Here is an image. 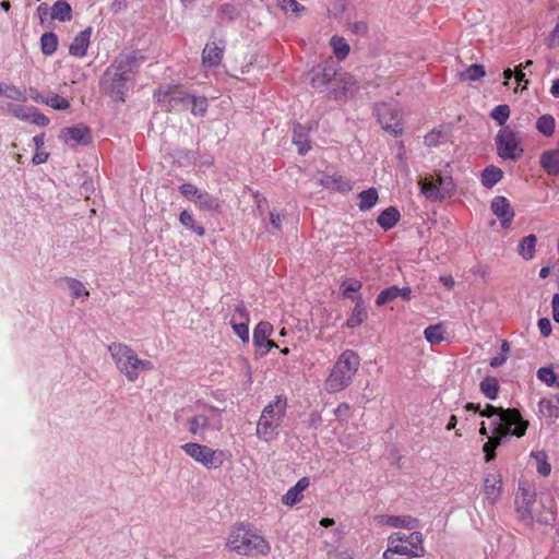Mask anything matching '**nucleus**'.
Here are the masks:
<instances>
[{
  "mask_svg": "<svg viewBox=\"0 0 559 559\" xmlns=\"http://www.w3.org/2000/svg\"><path fill=\"white\" fill-rule=\"evenodd\" d=\"M539 412L549 418L559 417V406L554 399H542L538 403Z\"/></svg>",
  "mask_w": 559,
  "mask_h": 559,
  "instance_id": "43",
  "label": "nucleus"
},
{
  "mask_svg": "<svg viewBox=\"0 0 559 559\" xmlns=\"http://www.w3.org/2000/svg\"><path fill=\"white\" fill-rule=\"evenodd\" d=\"M400 288L396 285L390 286L379 293L376 299L377 306H383L399 297Z\"/></svg>",
  "mask_w": 559,
  "mask_h": 559,
  "instance_id": "48",
  "label": "nucleus"
},
{
  "mask_svg": "<svg viewBox=\"0 0 559 559\" xmlns=\"http://www.w3.org/2000/svg\"><path fill=\"white\" fill-rule=\"evenodd\" d=\"M174 156L177 158L181 166L195 164L198 160V154L194 151L187 148H178L175 151Z\"/></svg>",
  "mask_w": 559,
  "mask_h": 559,
  "instance_id": "47",
  "label": "nucleus"
},
{
  "mask_svg": "<svg viewBox=\"0 0 559 559\" xmlns=\"http://www.w3.org/2000/svg\"><path fill=\"white\" fill-rule=\"evenodd\" d=\"M221 46L215 41L206 43L202 51V63L204 67L214 68L221 64L224 53V41L221 40Z\"/></svg>",
  "mask_w": 559,
  "mask_h": 559,
  "instance_id": "18",
  "label": "nucleus"
},
{
  "mask_svg": "<svg viewBox=\"0 0 559 559\" xmlns=\"http://www.w3.org/2000/svg\"><path fill=\"white\" fill-rule=\"evenodd\" d=\"M108 349L119 371L131 382L139 378L140 370L153 369L150 360L140 359L134 350L124 344L112 343Z\"/></svg>",
  "mask_w": 559,
  "mask_h": 559,
  "instance_id": "3",
  "label": "nucleus"
},
{
  "mask_svg": "<svg viewBox=\"0 0 559 559\" xmlns=\"http://www.w3.org/2000/svg\"><path fill=\"white\" fill-rule=\"evenodd\" d=\"M486 75V70L483 64H472L466 70L460 73L463 81H477Z\"/></svg>",
  "mask_w": 559,
  "mask_h": 559,
  "instance_id": "46",
  "label": "nucleus"
},
{
  "mask_svg": "<svg viewBox=\"0 0 559 559\" xmlns=\"http://www.w3.org/2000/svg\"><path fill=\"white\" fill-rule=\"evenodd\" d=\"M131 82V79L107 68L100 79L102 92L112 102L124 103Z\"/></svg>",
  "mask_w": 559,
  "mask_h": 559,
  "instance_id": "5",
  "label": "nucleus"
},
{
  "mask_svg": "<svg viewBox=\"0 0 559 559\" xmlns=\"http://www.w3.org/2000/svg\"><path fill=\"white\" fill-rule=\"evenodd\" d=\"M341 72L338 63L330 58L311 69L310 85L317 92L324 94Z\"/></svg>",
  "mask_w": 559,
  "mask_h": 559,
  "instance_id": "6",
  "label": "nucleus"
},
{
  "mask_svg": "<svg viewBox=\"0 0 559 559\" xmlns=\"http://www.w3.org/2000/svg\"><path fill=\"white\" fill-rule=\"evenodd\" d=\"M357 91L358 84L356 79L352 74L342 71L324 94L330 99L346 102L354 97Z\"/></svg>",
  "mask_w": 559,
  "mask_h": 559,
  "instance_id": "11",
  "label": "nucleus"
},
{
  "mask_svg": "<svg viewBox=\"0 0 559 559\" xmlns=\"http://www.w3.org/2000/svg\"><path fill=\"white\" fill-rule=\"evenodd\" d=\"M58 48V36L53 32L44 33L40 37V49L45 56L52 55Z\"/></svg>",
  "mask_w": 559,
  "mask_h": 559,
  "instance_id": "39",
  "label": "nucleus"
},
{
  "mask_svg": "<svg viewBox=\"0 0 559 559\" xmlns=\"http://www.w3.org/2000/svg\"><path fill=\"white\" fill-rule=\"evenodd\" d=\"M400 536H403V543L407 544L408 550H407V557L409 558H417L421 557L425 554L424 548V537L423 534L418 531H414L409 534L401 533Z\"/></svg>",
  "mask_w": 559,
  "mask_h": 559,
  "instance_id": "19",
  "label": "nucleus"
},
{
  "mask_svg": "<svg viewBox=\"0 0 559 559\" xmlns=\"http://www.w3.org/2000/svg\"><path fill=\"white\" fill-rule=\"evenodd\" d=\"M330 45L338 60H344L348 56L350 47L343 37L333 36L330 39Z\"/></svg>",
  "mask_w": 559,
  "mask_h": 559,
  "instance_id": "41",
  "label": "nucleus"
},
{
  "mask_svg": "<svg viewBox=\"0 0 559 559\" xmlns=\"http://www.w3.org/2000/svg\"><path fill=\"white\" fill-rule=\"evenodd\" d=\"M534 456L538 462L537 472L543 476H548L550 474L551 467L550 464L546 461L545 452H538Z\"/></svg>",
  "mask_w": 559,
  "mask_h": 559,
  "instance_id": "62",
  "label": "nucleus"
},
{
  "mask_svg": "<svg viewBox=\"0 0 559 559\" xmlns=\"http://www.w3.org/2000/svg\"><path fill=\"white\" fill-rule=\"evenodd\" d=\"M228 546L242 556L267 555L271 550L269 542L243 524L236 525L229 534Z\"/></svg>",
  "mask_w": 559,
  "mask_h": 559,
  "instance_id": "2",
  "label": "nucleus"
},
{
  "mask_svg": "<svg viewBox=\"0 0 559 559\" xmlns=\"http://www.w3.org/2000/svg\"><path fill=\"white\" fill-rule=\"evenodd\" d=\"M418 186L420 192L430 201L442 200L440 188L437 187V182L433 177L420 178Z\"/></svg>",
  "mask_w": 559,
  "mask_h": 559,
  "instance_id": "28",
  "label": "nucleus"
},
{
  "mask_svg": "<svg viewBox=\"0 0 559 559\" xmlns=\"http://www.w3.org/2000/svg\"><path fill=\"white\" fill-rule=\"evenodd\" d=\"M503 170L495 165H489L480 174L481 185L487 188H493L502 178Z\"/></svg>",
  "mask_w": 559,
  "mask_h": 559,
  "instance_id": "26",
  "label": "nucleus"
},
{
  "mask_svg": "<svg viewBox=\"0 0 559 559\" xmlns=\"http://www.w3.org/2000/svg\"><path fill=\"white\" fill-rule=\"evenodd\" d=\"M490 209L493 215H496L500 221V224L503 228H508L511 225L515 213L506 197H495L491 201Z\"/></svg>",
  "mask_w": 559,
  "mask_h": 559,
  "instance_id": "17",
  "label": "nucleus"
},
{
  "mask_svg": "<svg viewBox=\"0 0 559 559\" xmlns=\"http://www.w3.org/2000/svg\"><path fill=\"white\" fill-rule=\"evenodd\" d=\"M401 214L395 206H389L377 217V223L384 230L392 229L400 221Z\"/></svg>",
  "mask_w": 559,
  "mask_h": 559,
  "instance_id": "25",
  "label": "nucleus"
},
{
  "mask_svg": "<svg viewBox=\"0 0 559 559\" xmlns=\"http://www.w3.org/2000/svg\"><path fill=\"white\" fill-rule=\"evenodd\" d=\"M33 110V106H21V105H15L13 108H12V112L13 115L21 119V120H24V121H28L31 119V112Z\"/></svg>",
  "mask_w": 559,
  "mask_h": 559,
  "instance_id": "63",
  "label": "nucleus"
},
{
  "mask_svg": "<svg viewBox=\"0 0 559 559\" xmlns=\"http://www.w3.org/2000/svg\"><path fill=\"white\" fill-rule=\"evenodd\" d=\"M510 107L506 104L496 106L490 117L499 124L503 126L510 117Z\"/></svg>",
  "mask_w": 559,
  "mask_h": 559,
  "instance_id": "51",
  "label": "nucleus"
},
{
  "mask_svg": "<svg viewBox=\"0 0 559 559\" xmlns=\"http://www.w3.org/2000/svg\"><path fill=\"white\" fill-rule=\"evenodd\" d=\"M362 286V283L355 278H348L342 283L343 297L349 298L355 301V297L350 293H357Z\"/></svg>",
  "mask_w": 559,
  "mask_h": 559,
  "instance_id": "52",
  "label": "nucleus"
},
{
  "mask_svg": "<svg viewBox=\"0 0 559 559\" xmlns=\"http://www.w3.org/2000/svg\"><path fill=\"white\" fill-rule=\"evenodd\" d=\"M28 122L36 126L46 127L49 124V118L46 117L43 112H40L37 107L33 106L31 119L28 120Z\"/></svg>",
  "mask_w": 559,
  "mask_h": 559,
  "instance_id": "61",
  "label": "nucleus"
},
{
  "mask_svg": "<svg viewBox=\"0 0 559 559\" xmlns=\"http://www.w3.org/2000/svg\"><path fill=\"white\" fill-rule=\"evenodd\" d=\"M358 198L360 199V202L358 204L359 210L368 211L377 204L379 194L376 188H369L367 190L361 191L358 194Z\"/></svg>",
  "mask_w": 559,
  "mask_h": 559,
  "instance_id": "36",
  "label": "nucleus"
},
{
  "mask_svg": "<svg viewBox=\"0 0 559 559\" xmlns=\"http://www.w3.org/2000/svg\"><path fill=\"white\" fill-rule=\"evenodd\" d=\"M0 95H3L8 98L14 99V100H25V97L20 88H17L14 85H4L2 86L0 84Z\"/></svg>",
  "mask_w": 559,
  "mask_h": 559,
  "instance_id": "56",
  "label": "nucleus"
},
{
  "mask_svg": "<svg viewBox=\"0 0 559 559\" xmlns=\"http://www.w3.org/2000/svg\"><path fill=\"white\" fill-rule=\"evenodd\" d=\"M309 478L302 477L300 478L295 486H293L282 497V502L285 506L293 507L301 501L302 492L309 487Z\"/></svg>",
  "mask_w": 559,
  "mask_h": 559,
  "instance_id": "22",
  "label": "nucleus"
},
{
  "mask_svg": "<svg viewBox=\"0 0 559 559\" xmlns=\"http://www.w3.org/2000/svg\"><path fill=\"white\" fill-rule=\"evenodd\" d=\"M209 426V418L204 415H195L188 419V429L192 435H197L200 431L206 429Z\"/></svg>",
  "mask_w": 559,
  "mask_h": 559,
  "instance_id": "50",
  "label": "nucleus"
},
{
  "mask_svg": "<svg viewBox=\"0 0 559 559\" xmlns=\"http://www.w3.org/2000/svg\"><path fill=\"white\" fill-rule=\"evenodd\" d=\"M179 222L187 229L191 230L192 233L197 234L198 236L203 237L205 235V228L195 223L193 215L189 211L183 210L180 213Z\"/></svg>",
  "mask_w": 559,
  "mask_h": 559,
  "instance_id": "37",
  "label": "nucleus"
},
{
  "mask_svg": "<svg viewBox=\"0 0 559 559\" xmlns=\"http://www.w3.org/2000/svg\"><path fill=\"white\" fill-rule=\"evenodd\" d=\"M59 138L71 147L86 146L92 142V131L86 124L79 123L63 128Z\"/></svg>",
  "mask_w": 559,
  "mask_h": 559,
  "instance_id": "16",
  "label": "nucleus"
},
{
  "mask_svg": "<svg viewBox=\"0 0 559 559\" xmlns=\"http://www.w3.org/2000/svg\"><path fill=\"white\" fill-rule=\"evenodd\" d=\"M92 28L87 27L80 32L69 46V53L73 57L82 58L86 55Z\"/></svg>",
  "mask_w": 559,
  "mask_h": 559,
  "instance_id": "21",
  "label": "nucleus"
},
{
  "mask_svg": "<svg viewBox=\"0 0 559 559\" xmlns=\"http://www.w3.org/2000/svg\"><path fill=\"white\" fill-rule=\"evenodd\" d=\"M537 378L548 386H554L557 382V374L551 366L540 367L537 370Z\"/></svg>",
  "mask_w": 559,
  "mask_h": 559,
  "instance_id": "53",
  "label": "nucleus"
},
{
  "mask_svg": "<svg viewBox=\"0 0 559 559\" xmlns=\"http://www.w3.org/2000/svg\"><path fill=\"white\" fill-rule=\"evenodd\" d=\"M277 1H278L280 8L283 11H285L286 13L287 12L299 13V12H302L306 10V8L304 5H301L299 2H297L296 0H277Z\"/></svg>",
  "mask_w": 559,
  "mask_h": 559,
  "instance_id": "57",
  "label": "nucleus"
},
{
  "mask_svg": "<svg viewBox=\"0 0 559 559\" xmlns=\"http://www.w3.org/2000/svg\"><path fill=\"white\" fill-rule=\"evenodd\" d=\"M189 106H191V112L194 116H204L207 109V99L204 96L191 95Z\"/></svg>",
  "mask_w": 559,
  "mask_h": 559,
  "instance_id": "49",
  "label": "nucleus"
},
{
  "mask_svg": "<svg viewBox=\"0 0 559 559\" xmlns=\"http://www.w3.org/2000/svg\"><path fill=\"white\" fill-rule=\"evenodd\" d=\"M368 318L367 307L361 295H356L355 307L353 308L347 321L346 326L355 329L362 324Z\"/></svg>",
  "mask_w": 559,
  "mask_h": 559,
  "instance_id": "20",
  "label": "nucleus"
},
{
  "mask_svg": "<svg viewBox=\"0 0 559 559\" xmlns=\"http://www.w3.org/2000/svg\"><path fill=\"white\" fill-rule=\"evenodd\" d=\"M528 421L525 419H521L514 425L501 424L492 426V436L489 437V441H491L493 447L498 448L508 437H523L526 433Z\"/></svg>",
  "mask_w": 559,
  "mask_h": 559,
  "instance_id": "15",
  "label": "nucleus"
},
{
  "mask_svg": "<svg viewBox=\"0 0 559 559\" xmlns=\"http://www.w3.org/2000/svg\"><path fill=\"white\" fill-rule=\"evenodd\" d=\"M499 382L493 376L485 377L479 383L480 392L489 400H496L499 393Z\"/></svg>",
  "mask_w": 559,
  "mask_h": 559,
  "instance_id": "34",
  "label": "nucleus"
},
{
  "mask_svg": "<svg viewBox=\"0 0 559 559\" xmlns=\"http://www.w3.org/2000/svg\"><path fill=\"white\" fill-rule=\"evenodd\" d=\"M293 143L300 155H306L311 150L308 129L300 123L294 127Z\"/></svg>",
  "mask_w": 559,
  "mask_h": 559,
  "instance_id": "24",
  "label": "nucleus"
},
{
  "mask_svg": "<svg viewBox=\"0 0 559 559\" xmlns=\"http://www.w3.org/2000/svg\"><path fill=\"white\" fill-rule=\"evenodd\" d=\"M179 191L182 195H185L188 200L192 201L195 203L197 201V195H199L201 193L202 190L198 189L192 183H182L180 187H179Z\"/></svg>",
  "mask_w": 559,
  "mask_h": 559,
  "instance_id": "58",
  "label": "nucleus"
},
{
  "mask_svg": "<svg viewBox=\"0 0 559 559\" xmlns=\"http://www.w3.org/2000/svg\"><path fill=\"white\" fill-rule=\"evenodd\" d=\"M534 503L535 493L527 488L520 487L515 497L516 513L519 520L530 527L534 524Z\"/></svg>",
  "mask_w": 559,
  "mask_h": 559,
  "instance_id": "14",
  "label": "nucleus"
},
{
  "mask_svg": "<svg viewBox=\"0 0 559 559\" xmlns=\"http://www.w3.org/2000/svg\"><path fill=\"white\" fill-rule=\"evenodd\" d=\"M69 288L72 292L73 298H80L83 294L88 295L85 290L83 283L76 278H68Z\"/></svg>",
  "mask_w": 559,
  "mask_h": 559,
  "instance_id": "60",
  "label": "nucleus"
},
{
  "mask_svg": "<svg viewBox=\"0 0 559 559\" xmlns=\"http://www.w3.org/2000/svg\"><path fill=\"white\" fill-rule=\"evenodd\" d=\"M41 103L57 110H66L70 107L69 100L58 94L53 95L50 98L41 99Z\"/></svg>",
  "mask_w": 559,
  "mask_h": 559,
  "instance_id": "55",
  "label": "nucleus"
},
{
  "mask_svg": "<svg viewBox=\"0 0 559 559\" xmlns=\"http://www.w3.org/2000/svg\"><path fill=\"white\" fill-rule=\"evenodd\" d=\"M435 180L437 182V187L440 188L442 199L450 198L454 194L455 183L451 176H442L441 174H438Z\"/></svg>",
  "mask_w": 559,
  "mask_h": 559,
  "instance_id": "38",
  "label": "nucleus"
},
{
  "mask_svg": "<svg viewBox=\"0 0 559 559\" xmlns=\"http://www.w3.org/2000/svg\"><path fill=\"white\" fill-rule=\"evenodd\" d=\"M542 507L543 510L534 515V520L543 525H549L555 521V512L552 507H546L544 503H542Z\"/></svg>",
  "mask_w": 559,
  "mask_h": 559,
  "instance_id": "54",
  "label": "nucleus"
},
{
  "mask_svg": "<svg viewBox=\"0 0 559 559\" xmlns=\"http://www.w3.org/2000/svg\"><path fill=\"white\" fill-rule=\"evenodd\" d=\"M181 448L187 455L209 469L221 467L225 461L223 451L213 450L204 444L188 442Z\"/></svg>",
  "mask_w": 559,
  "mask_h": 559,
  "instance_id": "7",
  "label": "nucleus"
},
{
  "mask_svg": "<svg viewBox=\"0 0 559 559\" xmlns=\"http://www.w3.org/2000/svg\"><path fill=\"white\" fill-rule=\"evenodd\" d=\"M360 364L357 353L352 349L343 352L333 366L324 386L329 393H337L347 388L356 374Z\"/></svg>",
  "mask_w": 559,
  "mask_h": 559,
  "instance_id": "1",
  "label": "nucleus"
},
{
  "mask_svg": "<svg viewBox=\"0 0 559 559\" xmlns=\"http://www.w3.org/2000/svg\"><path fill=\"white\" fill-rule=\"evenodd\" d=\"M195 204L204 211H214L217 213L222 212V206L218 199L214 198L212 194L204 190H202L201 193L197 195Z\"/></svg>",
  "mask_w": 559,
  "mask_h": 559,
  "instance_id": "32",
  "label": "nucleus"
},
{
  "mask_svg": "<svg viewBox=\"0 0 559 559\" xmlns=\"http://www.w3.org/2000/svg\"><path fill=\"white\" fill-rule=\"evenodd\" d=\"M374 114L381 127L394 136L403 134L402 114L388 103L374 104Z\"/></svg>",
  "mask_w": 559,
  "mask_h": 559,
  "instance_id": "8",
  "label": "nucleus"
},
{
  "mask_svg": "<svg viewBox=\"0 0 559 559\" xmlns=\"http://www.w3.org/2000/svg\"><path fill=\"white\" fill-rule=\"evenodd\" d=\"M286 397L277 395L263 408L257 425V436L260 439L269 442L277 436V429L286 414Z\"/></svg>",
  "mask_w": 559,
  "mask_h": 559,
  "instance_id": "4",
  "label": "nucleus"
},
{
  "mask_svg": "<svg viewBox=\"0 0 559 559\" xmlns=\"http://www.w3.org/2000/svg\"><path fill=\"white\" fill-rule=\"evenodd\" d=\"M231 325L235 334L242 341L248 342L249 341V325L247 322H235L234 319L231 320Z\"/></svg>",
  "mask_w": 559,
  "mask_h": 559,
  "instance_id": "59",
  "label": "nucleus"
},
{
  "mask_svg": "<svg viewBox=\"0 0 559 559\" xmlns=\"http://www.w3.org/2000/svg\"><path fill=\"white\" fill-rule=\"evenodd\" d=\"M540 167L549 176L559 175V148L547 150L539 157Z\"/></svg>",
  "mask_w": 559,
  "mask_h": 559,
  "instance_id": "23",
  "label": "nucleus"
},
{
  "mask_svg": "<svg viewBox=\"0 0 559 559\" xmlns=\"http://www.w3.org/2000/svg\"><path fill=\"white\" fill-rule=\"evenodd\" d=\"M384 522L389 526L407 530H414L419 525V520L411 515H386Z\"/></svg>",
  "mask_w": 559,
  "mask_h": 559,
  "instance_id": "29",
  "label": "nucleus"
},
{
  "mask_svg": "<svg viewBox=\"0 0 559 559\" xmlns=\"http://www.w3.org/2000/svg\"><path fill=\"white\" fill-rule=\"evenodd\" d=\"M143 60L144 56L138 50L128 53L122 52L116 57L112 64L108 68L132 80Z\"/></svg>",
  "mask_w": 559,
  "mask_h": 559,
  "instance_id": "12",
  "label": "nucleus"
},
{
  "mask_svg": "<svg viewBox=\"0 0 559 559\" xmlns=\"http://www.w3.org/2000/svg\"><path fill=\"white\" fill-rule=\"evenodd\" d=\"M537 237L534 234H530L523 237L518 245V253L524 260L530 261L535 257Z\"/></svg>",
  "mask_w": 559,
  "mask_h": 559,
  "instance_id": "27",
  "label": "nucleus"
},
{
  "mask_svg": "<svg viewBox=\"0 0 559 559\" xmlns=\"http://www.w3.org/2000/svg\"><path fill=\"white\" fill-rule=\"evenodd\" d=\"M349 411H350V405L348 403L344 402V403H341L334 409V415L337 420H340L341 423H345L349 418Z\"/></svg>",
  "mask_w": 559,
  "mask_h": 559,
  "instance_id": "64",
  "label": "nucleus"
},
{
  "mask_svg": "<svg viewBox=\"0 0 559 559\" xmlns=\"http://www.w3.org/2000/svg\"><path fill=\"white\" fill-rule=\"evenodd\" d=\"M479 415L486 418L497 417L491 426L501 424L509 426L524 419L518 408H503L502 406H495L492 404H486L485 408H480Z\"/></svg>",
  "mask_w": 559,
  "mask_h": 559,
  "instance_id": "13",
  "label": "nucleus"
},
{
  "mask_svg": "<svg viewBox=\"0 0 559 559\" xmlns=\"http://www.w3.org/2000/svg\"><path fill=\"white\" fill-rule=\"evenodd\" d=\"M497 154L503 159L516 160L523 154L516 134L508 127L501 129L496 135Z\"/></svg>",
  "mask_w": 559,
  "mask_h": 559,
  "instance_id": "9",
  "label": "nucleus"
},
{
  "mask_svg": "<svg viewBox=\"0 0 559 559\" xmlns=\"http://www.w3.org/2000/svg\"><path fill=\"white\" fill-rule=\"evenodd\" d=\"M556 120L549 115L540 116L536 121V129L545 136H551L555 132Z\"/></svg>",
  "mask_w": 559,
  "mask_h": 559,
  "instance_id": "40",
  "label": "nucleus"
},
{
  "mask_svg": "<svg viewBox=\"0 0 559 559\" xmlns=\"http://www.w3.org/2000/svg\"><path fill=\"white\" fill-rule=\"evenodd\" d=\"M51 19L60 22L72 20V8L66 0H58L51 7Z\"/></svg>",
  "mask_w": 559,
  "mask_h": 559,
  "instance_id": "33",
  "label": "nucleus"
},
{
  "mask_svg": "<svg viewBox=\"0 0 559 559\" xmlns=\"http://www.w3.org/2000/svg\"><path fill=\"white\" fill-rule=\"evenodd\" d=\"M443 328L441 324L429 325L425 329L424 335L427 342L430 344H439L443 341Z\"/></svg>",
  "mask_w": 559,
  "mask_h": 559,
  "instance_id": "45",
  "label": "nucleus"
},
{
  "mask_svg": "<svg viewBox=\"0 0 559 559\" xmlns=\"http://www.w3.org/2000/svg\"><path fill=\"white\" fill-rule=\"evenodd\" d=\"M190 94L179 86L169 87L168 90H157L154 92L156 102L166 110H185L189 106Z\"/></svg>",
  "mask_w": 559,
  "mask_h": 559,
  "instance_id": "10",
  "label": "nucleus"
},
{
  "mask_svg": "<svg viewBox=\"0 0 559 559\" xmlns=\"http://www.w3.org/2000/svg\"><path fill=\"white\" fill-rule=\"evenodd\" d=\"M403 536H400V532L392 533L388 538V548L392 554L407 556L408 546L403 545Z\"/></svg>",
  "mask_w": 559,
  "mask_h": 559,
  "instance_id": "42",
  "label": "nucleus"
},
{
  "mask_svg": "<svg viewBox=\"0 0 559 559\" xmlns=\"http://www.w3.org/2000/svg\"><path fill=\"white\" fill-rule=\"evenodd\" d=\"M273 325L267 321H260L253 330V345L255 348H262V343L271 336Z\"/></svg>",
  "mask_w": 559,
  "mask_h": 559,
  "instance_id": "31",
  "label": "nucleus"
},
{
  "mask_svg": "<svg viewBox=\"0 0 559 559\" xmlns=\"http://www.w3.org/2000/svg\"><path fill=\"white\" fill-rule=\"evenodd\" d=\"M501 479L499 475L490 474L485 478L484 492L487 499L496 501L501 490Z\"/></svg>",
  "mask_w": 559,
  "mask_h": 559,
  "instance_id": "30",
  "label": "nucleus"
},
{
  "mask_svg": "<svg viewBox=\"0 0 559 559\" xmlns=\"http://www.w3.org/2000/svg\"><path fill=\"white\" fill-rule=\"evenodd\" d=\"M239 9L234 3H224L217 10V16L222 21L233 22L239 16Z\"/></svg>",
  "mask_w": 559,
  "mask_h": 559,
  "instance_id": "44",
  "label": "nucleus"
},
{
  "mask_svg": "<svg viewBox=\"0 0 559 559\" xmlns=\"http://www.w3.org/2000/svg\"><path fill=\"white\" fill-rule=\"evenodd\" d=\"M320 183L326 189L337 190L340 192H347L352 189L350 185L343 180L342 177H334L330 175L323 176L320 179Z\"/></svg>",
  "mask_w": 559,
  "mask_h": 559,
  "instance_id": "35",
  "label": "nucleus"
}]
</instances>
